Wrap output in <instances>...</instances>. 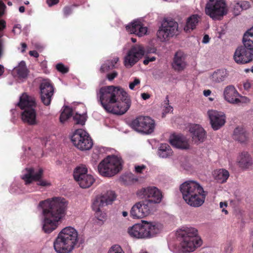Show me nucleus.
Segmentation results:
<instances>
[{"label": "nucleus", "instance_id": "14", "mask_svg": "<svg viewBox=\"0 0 253 253\" xmlns=\"http://www.w3.org/2000/svg\"><path fill=\"white\" fill-rule=\"evenodd\" d=\"M145 54L144 47L140 44H135L128 51L124 59V65L130 68L135 65Z\"/></svg>", "mask_w": 253, "mask_h": 253}, {"label": "nucleus", "instance_id": "49", "mask_svg": "<svg viewBox=\"0 0 253 253\" xmlns=\"http://www.w3.org/2000/svg\"><path fill=\"white\" fill-rule=\"evenodd\" d=\"M5 7V5L4 4V3L2 1H0V17L3 14V11Z\"/></svg>", "mask_w": 253, "mask_h": 253}, {"label": "nucleus", "instance_id": "23", "mask_svg": "<svg viewBox=\"0 0 253 253\" xmlns=\"http://www.w3.org/2000/svg\"><path fill=\"white\" fill-rule=\"evenodd\" d=\"M223 95L225 99L228 102L235 104H238L243 101L238 98L240 96L242 99L244 97L241 96L235 87L232 85L227 86L224 90Z\"/></svg>", "mask_w": 253, "mask_h": 253}, {"label": "nucleus", "instance_id": "62", "mask_svg": "<svg viewBox=\"0 0 253 253\" xmlns=\"http://www.w3.org/2000/svg\"><path fill=\"white\" fill-rule=\"evenodd\" d=\"M131 41H132L133 42H134H134H136V39H135V38H131Z\"/></svg>", "mask_w": 253, "mask_h": 253}, {"label": "nucleus", "instance_id": "38", "mask_svg": "<svg viewBox=\"0 0 253 253\" xmlns=\"http://www.w3.org/2000/svg\"><path fill=\"white\" fill-rule=\"evenodd\" d=\"M73 120L76 124L81 125L82 126H83L85 124L86 121L85 117L84 115L79 114L78 113H76L73 116Z\"/></svg>", "mask_w": 253, "mask_h": 253}, {"label": "nucleus", "instance_id": "40", "mask_svg": "<svg viewBox=\"0 0 253 253\" xmlns=\"http://www.w3.org/2000/svg\"><path fill=\"white\" fill-rule=\"evenodd\" d=\"M164 104L166 105V106H165V109L164 110L163 117H164L165 113L167 114L169 112H171L173 111L172 107L169 105V100L168 96H167V97L166 98V100H165Z\"/></svg>", "mask_w": 253, "mask_h": 253}, {"label": "nucleus", "instance_id": "54", "mask_svg": "<svg viewBox=\"0 0 253 253\" xmlns=\"http://www.w3.org/2000/svg\"><path fill=\"white\" fill-rule=\"evenodd\" d=\"M156 51V49L155 48L152 47V48H149L147 49L146 51L145 50V53L146 52L147 53H155Z\"/></svg>", "mask_w": 253, "mask_h": 253}, {"label": "nucleus", "instance_id": "34", "mask_svg": "<svg viewBox=\"0 0 253 253\" xmlns=\"http://www.w3.org/2000/svg\"><path fill=\"white\" fill-rule=\"evenodd\" d=\"M172 153V151L169 144H161L158 150V154L160 157L166 158L171 155Z\"/></svg>", "mask_w": 253, "mask_h": 253}, {"label": "nucleus", "instance_id": "10", "mask_svg": "<svg viewBox=\"0 0 253 253\" xmlns=\"http://www.w3.org/2000/svg\"><path fill=\"white\" fill-rule=\"evenodd\" d=\"M205 13L212 19L221 20L228 12L224 0H209L205 6Z\"/></svg>", "mask_w": 253, "mask_h": 253}, {"label": "nucleus", "instance_id": "16", "mask_svg": "<svg viewBox=\"0 0 253 253\" xmlns=\"http://www.w3.org/2000/svg\"><path fill=\"white\" fill-rule=\"evenodd\" d=\"M87 172V169L84 166L77 167L74 171V179L83 188H89L95 181L93 176Z\"/></svg>", "mask_w": 253, "mask_h": 253}, {"label": "nucleus", "instance_id": "50", "mask_svg": "<svg viewBox=\"0 0 253 253\" xmlns=\"http://www.w3.org/2000/svg\"><path fill=\"white\" fill-rule=\"evenodd\" d=\"M29 54L31 56H33L35 57H38L39 56V54L36 50H32L29 51Z\"/></svg>", "mask_w": 253, "mask_h": 253}, {"label": "nucleus", "instance_id": "32", "mask_svg": "<svg viewBox=\"0 0 253 253\" xmlns=\"http://www.w3.org/2000/svg\"><path fill=\"white\" fill-rule=\"evenodd\" d=\"M118 57H114L112 59L107 60L105 61L100 69V71L101 73H105L109 72V71L116 68V64L119 61Z\"/></svg>", "mask_w": 253, "mask_h": 253}, {"label": "nucleus", "instance_id": "20", "mask_svg": "<svg viewBox=\"0 0 253 253\" xmlns=\"http://www.w3.org/2000/svg\"><path fill=\"white\" fill-rule=\"evenodd\" d=\"M116 198L114 191H109L104 195L96 197L92 203V209L96 213L101 211V209L104 206L111 204Z\"/></svg>", "mask_w": 253, "mask_h": 253}, {"label": "nucleus", "instance_id": "64", "mask_svg": "<svg viewBox=\"0 0 253 253\" xmlns=\"http://www.w3.org/2000/svg\"><path fill=\"white\" fill-rule=\"evenodd\" d=\"M7 4L8 5H12V2H10V1H9V2H8Z\"/></svg>", "mask_w": 253, "mask_h": 253}, {"label": "nucleus", "instance_id": "58", "mask_svg": "<svg viewBox=\"0 0 253 253\" xmlns=\"http://www.w3.org/2000/svg\"><path fill=\"white\" fill-rule=\"evenodd\" d=\"M4 69L2 65H0V76H1L4 73Z\"/></svg>", "mask_w": 253, "mask_h": 253}, {"label": "nucleus", "instance_id": "33", "mask_svg": "<svg viewBox=\"0 0 253 253\" xmlns=\"http://www.w3.org/2000/svg\"><path fill=\"white\" fill-rule=\"evenodd\" d=\"M199 16L197 14H194L188 18L186 24L184 29L186 32L190 30H194L199 22Z\"/></svg>", "mask_w": 253, "mask_h": 253}, {"label": "nucleus", "instance_id": "56", "mask_svg": "<svg viewBox=\"0 0 253 253\" xmlns=\"http://www.w3.org/2000/svg\"><path fill=\"white\" fill-rule=\"evenodd\" d=\"M21 46H22V48L21 52L23 53V52H24L25 51V49L27 48V46L26 43H25L24 42L21 43Z\"/></svg>", "mask_w": 253, "mask_h": 253}, {"label": "nucleus", "instance_id": "44", "mask_svg": "<svg viewBox=\"0 0 253 253\" xmlns=\"http://www.w3.org/2000/svg\"><path fill=\"white\" fill-rule=\"evenodd\" d=\"M156 58L155 56L149 57L146 56L145 57V59L143 60V64L145 65H147L149 64L150 62H153L155 61Z\"/></svg>", "mask_w": 253, "mask_h": 253}, {"label": "nucleus", "instance_id": "17", "mask_svg": "<svg viewBox=\"0 0 253 253\" xmlns=\"http://www.w3.org/2000/svg\"><path fill=\"white\" fill-rule=\"evenodd\" d=\"M156 210L155 207L148 205L147 201H141L136 203L131 208L130 214L133 219L143 218Z\"/></svg>", "mask_w": 253, "mask_h": 253}, {"label": "nucleus", "instance_id": "9", "mask_svg": "<svg viewBox=\"0 0 253 253\" xmlns=\"http://www.w3.org/2000/svg\"><path fill=\"white\" fill-rule=\"evenodd\" d=\"M122 164L123 160L120 157L108 156L99 163L98 170L101 175L111 177L122 169Z\"/></svg>", "mask_w": 253, "mask_h": 253}, {"label": "nucleus", "instance_id": "35", "mask_svg": "<svg viewBox=\"0 0 253 253\" xmlns=\"http://www.w3.org/2000/svg\"><path fill=\"white\" fill-rule=\"evenodd\" d=\"M19 78H25L28 75V69L26 66V63L24 61H22L19 64V65L15 68Z\"/></svg>", "mask_w": 253, "mask_h": 253}, {"label": "nucleus", "instance_id": "53", "mask_svg": "<svg viewBox=\"0 0 253 253\" xmlns=\"http://www.w3.org/2000/svg\"><path fill=\"white\" fill-rule=\"evenodd\" d=\"M141 96L144 100H147L150 97V94L147 93H142Z\"/></svg>", "mask_w": 253, "mask_h": 253}, {"label": "nucleus", "instance_id": "26", "mask_svg": "<svg viewBox=\"0 0 253 253\" xmlns=\"http://www.w3.org/2000/svg\"><path fill=\"white\" fill-rule=\"evenodd\" d=\"M190 131L192 133V140L195 143L203 142L205 140L206 132L199 125H192L190 128Z\"/></svg>", "mask_w": 253, "mask_h": 253}, {"label": "nucleus", "instance_id": "7", "mask_svg": "<svg viewBox=\"0 0 253 253\" xmlns=\"http://www.w3.org/2000/svg\"><path fill=\"white\" fill-rule=\"evenodd\" d=\"M123 88L119 86L109 85L100 88L97 94L98 101L107 112L112 111V107L122 94Z\"/></svg>", "mask_w": 253, "mask_h": 253}, {"label": "nucleus", "instance_id": "27", "mask_svg": "<svg viewBox=\"0 0 253 253\" xmlns=\"http://www.w3.org/2000/svg\"><path fill=\"white\" fill-rule=\"evenodd\" d=\"M237 161L239 167L244 169H249L253 164L252 157L247 152H243L240 154Z\"/></svg>", "mask_w": 253, "mask_h": 253}, {"label": "nucleus", "instance_id": "39", "mask_svg": "<svg viewBox=\"0 0 253 253\" xmlns=\"http://www.w3.org/2000/svg\"><path fill=\"white\" fill-rule=\"evenodd\" d=\"M56 69L62 74H66L69 72V68L66 67L63 64L60 63L56 65Z\"/></svg>", "mask_w": 253, "mask_h": 253}, {"label": "nucleus", "instance_id": "29", "mask_svg": "<svg viewBox=\"0 0 253 253\" xmlns=\"http://www.w3.org/2000/svg\"><path fill=\"white\" fill-rule=\"evenodd\" d=\"M233 138L240 143H246L249 138V133L245 128L237 126L234 130Z\"/></svg>", "mask_w": 253, "mask_h": 253}, {"label": "nucleus", "instance_id": "11", "mask_svg": "<svg viewBox=\"0 0 253 253\" xmlns=\"http://www.w3.org/2000/svg\"><path fill=\"white\" fill-rule=\"evenodd\" d=\"M179 33L178 24L172 19L165 18L157 33V36L162 42L177 35Z\"/></svg>", "mask_w": 253, "mask_h": 253}, {"label": "nucleus", "instance_id": "59", "mask_svg": "<svg viewBox=\"0 0 253 253\" xmlns=\"http://www.w3.org/2000/svg\"><path fill=\"white\" fill-rule=\"evenodd\" d=\"M25 7L24 6H21L19 8V10L20 12L23 13L25 11Z\"/></svg>", "mask_w": 253, "mask_h": 253}, {"label": "nucleus", "instance_id": "2", "mask_svg": "<svg viewBox=\"0 0 253 253\" xmlns=\"http://www.w3.org/2000/svg\"><path fill=\"white\" fill-rule=\"evenodd\" d=\"M183 198L189 205L199 207L204 203L207 192L200 184L193 180L187 181L180 187Z\"/></svg>", "mask_w": 253, "mask_h": 253}, {"label": "nucleus", "instance_id": "52", "mask_svg": "<svg viewBox=\"0 0 253 253\" xmlns=\"http://www.w3.org/2000/svg\"><path fill=\"white\" fill-rule=\"evenodd\" d=\"M21 31L20 28L18 26V25L15 26L12 30V32L14 33H19Z\"/></svg>", "mask_w": 253, "mask_h": 253}, {"label": "nucleus", "instance_id": "3", "mask_svg": "<svg viewBox=\"0 0 253 253\" xmlns=\"http://www.w3.org/2000/svg\"><path fill=\"white\" fill-rule=\"evenodd\" d=\"M78 240L77 230L70 226L63 229L53 243L55 251L57 253H70L75 248Z\"/></svg>", "mask_w": 253, "mask_h": 253}, {"label": "nucleus", "instance_id": "22", "mask_svg": "<svg viewBox=\"0 0 253 253\" xmlns=\"http://www.w3.org/2000/svg\"><path fill=\"white\" fill-rule=\"evenodd\" d=\"M212 128L217 130L223 126L225 123V116L221 112L210 110L208 112Z\"/></svg>", "mask_w": 253, "mask_h": 253}, {"label": "nucleus", "instance_id": "1", "mask_svg": "<svg viewBox=\"0 0 253 253\" xmlns=\"http://www.w3.org/2000/svg\"><path fill=\"white\" fill-rule=\"evenodd\" d=\"M39 206L42 209L44 223L42 229L46 233H50L56 229L59 222L64 216L67 206L65 199L53 197L41 201Z\"/></svg>", "mask_w": 253, "mask_h": 253}, {"label": "nucleus", "instance_id": "18", "mask_svg": "<svg viewBox=\"0 0 253 253\" xmlns=\"http://www.w3.org/2000/svg\"><path fill=\"white\" fill-rule=\"evenodd\" d=\"M116 103L112 107V111L110 113L114 114L123 115L130 108L131 101L128 94L123 89L122 94L119 95Z\"/></svg>", "mask_w": 253, "mask_h": 253}, {"label": "nucleus", "instance_id": "15", "mask_svg": "<svg viewBox=\"0 0 253 253\" xmlns=\"http://www.w3.org/2000/svg\"><path fill=\"white\" fill-rule=\"evenodd\" d=\"M138 195L144 198V201H147L148 205L154 207L155 204L161 202L163 197L162 192L155 187L143 188L138 191Z\"/></svg>", "mask_w": 253, "mask_h": 253}, {"label": "nucleus", "instance_id": "25", "mask_svg": "<svg viewBox=\"0 0 253 253\" xmlns=\"http://www.w3.org/2000/svg\"><path fill=\"white\" fill-rule=\"evenodd\" d=\"M126 30L130 34H134L138 37H142L147 32V28L138 21H134L131 24L126 26Z\"/></svg>", "mask_w": 253, "mask_h": 253}, {"label": "nucleus", "instance_id": "48", "mask_svg": "<svg viewBox=\"0 0 253 253\" xmlns=\"http://www.w3.org/2000/svg\"><path fill=\"white\" fill-rule=\"evenodd\" d=\"M59 0H46V3L49 6H52L57 4Z\"/></svg>", "mask_w": 253, "mask_h": 253}, {"label": "nucleus", "instance_id": "12", "mask_svg": "<svg viewBox=\"0 0 253 253\" xmlns=\"http://www.w3.org/2000/svg\"><path fill=\"white\" fill-rule=\"evenodd\" d=\"M130 127L135 131L144 134H151L155 128V122L150 117L140 116L133 120Z\"/></svg>", "mask_w": 253, "mask_h": 253}, {"label": "nucleus", "instance_id": "13", "mask_svg": "<svg viewBox=\"0 0 253 253\" xmlns=\"http://www.w3.org/2000/svg\"><path fill=\"white\" fill-rule=\"evenodd\" d=\"M74 145L81 150H87L93 145L92 140L89 134L82 129L76 130L71 137Z\"/></svg>", "mask_w": 253, "mask_h": 253}, {"label": "nucleus", "instance_id": "24", "mask_svg": "<svg viewBox=\"0 0 253 253\" xmlns=\"http://www.w3.org/2000/svg\"><path fill=\"white\" fill-rule=\"evenodd\" d=\"M186 55L182 51H177L173 57L171 66L172 69L177 72L183 71L187 66Z\"/></svg>", "mask_w": 253, "mask_h": 253}, {"label": "nucleus", "instance_id": "36", "mask_svg": "<svg viewBox=\"0 0 253 253\" xmlns=\"http://www.w3.org/2000/svg\"><path fill=\"white\" fill-rule=\"evenodd\" d=\"M73 110L69 107H65L63 111L60 116V121L62 123H64L66 120L72 116Z\"/></svg>", "mask_w": 253, "mask_h": 253}, {"label": "nucleus", "instance_id": "43", "mask_svg": "<svg viewBox=\"0 0 253 253\" xmlns=\"http://www.w3.org/2000/svg\"><path fill=\"white\" fill-rule=\"evenodd\" d=\"M140 83V81L139 79L135 78L133 82L129 83V88L131 90H133L135 86L136 85L139 84Z\"/></svg>", "mask_w": 253, "mask_h": 253}, {"label": "nucleus", "instance_id": "57", "mask_svg": "<svg viewBox=\"0 0 253 253\" xmlns=\"http://www.w3.org/2000/svg\"><path fill=\"white\" fill-rule=\"evenodd\" d=\"M251 84L249 83L246 82L244 84V87L245 89H248L250 88Z\"/></svg>", "mask_w": 253, "mask_h": 253}, {"label": "nucleus", "instance_id": "30", "mask_svg": "<svg viewBox=\"0 0 253 253\" xmlns=\"http://www.w3.org/2000/svg\"><path fill=\"white\" fill-rule=\"evenodd\" d=\"M228 76V73L225 69H217L211 76L210 79L214 84H219L225 81Z\"/></svg>", "mask_w": 253, "mask_h": 253}, {"label": "nucleus", "instance_id": "51", "mask_svg": "<svg viewBox=\"0 0 253 253\" xmlns=\"http://www.w3.org/2000/svg\"><path fill=\"white\" fill-rule=\"evenodd\" d=\"M210 39V38L209 35H204V36L203 37L202 42L204 43H207L209 42Z\"/></svg>", "mask_w": 253, "mask_h": 253}, {"label": "nucleus", "instance_id": "37", "mask_svg": "<svg viewBox=\"0 0 253 253\" xmlns=\"http://www.w3.org/2000/svg\"><path fill=\"white\" fill-rule=\"evenodd\" d=\"M250 5L249 2L247 1H244L241 4L239 3H236L233 7V12L235 15H238L240 12L243 10L244 7L247 6L249 7Z\"/></svg>", "mask_w": 253, "mask_h": 253}, {"label": "nucleus", "instance_id": "45", "mask_svg": "<svg viewBox=\"0 0 253 253\" xmlns=\"http://www.w3.org/2000/svg\"><path fill=\"white\" fill-rule=\"evenodd\" d=\"M146 167L145 165L137 166L135 167V171L136 173H141L142 171L146 169Z\"/></svg>", "mask_w": 253, "mask_h": 253}, {"label": "nucleus", "instance_id": "31", "mask_svg": "<svg viewBox=\"0 0 253 253\" xmlns=\"http://www.w3.org/2000/svg\"><path fill=\"white\" fill-rule=\"evenodd\" d=\"M213 176L217 182L223 183L226 182L229 176V173L228 170L225 169H219L214 170Z\"/></svg>", "mask_w": 253, "mask_h": 253}, {"label": "nucleus", "instance_id": "41", "mask_svg": "<svg viewBox=\"0 0 253 253\" xmlns=\"http://www.w3.org/2000/svg\"><path fill=\"white\" fill-rule=\"evenodd\" d=\"M108 253H125L120 246L115 245L109 250Z\"/></svg>", "mask_w": 253, "mask_h": 253}, {"label": "nucleus", "instance_id": "61", "mask_svg": "<svg viewBox=\"0 0 253 253\" xmlns=\"http://www.w3.org/2000/svg\"><path fill=\"white\" fill-rule=\"evenodd\" d=\"M122 214L124 217H126L128 215V213L126 211H124L122 212Z\"/></svg>", "mask_w": 253, "mask_h": 253}, {"label": "nucleus", "instance_id": "6", "mask_svg": "<svg viewBox=\"0 0 253 253\" xmlns=\"http://www.w3.org/2000/svg\"><path fill=\"white\" fill-rule=\"evenodd\" d=\"M17 106L23 111L21 117L22 121L30 126L38 125L37 112L35 110L36 103L35 99L26 93H23L20 96Z\"/></svg>", "mask_w": 253, "mask_h": 253}, {"label": "nucleus", "instance_id": "4", "mask_svg": "<svg viewBox=\"0 0 253 253\" xmlns=\"http://www.w3.org/2000/svg\"><path fill=\"white\" fill-rule=\"evenodd\" d=\"M198 230L193 227H186L178 233L180 243L175 249V253L192 252L202 244V240L197 236Z\"/></svg>", "mask_w": 253, "mask_h": 253}, {"label": "nucleus", "instance_id": "60", "mask_svg": "<svg viewBox=\"0 0 253 253\" xmlns=\"http://www.w3.org/2000/svg\"><path fill=\"white\" fill-rule=\"evenodd\" d=\"M227 204L226 203L220 202V207L222 208L223 207H227Z\"/></svg>", "mask_w": 253, "mask_h": 253}, {"label": "nucleus", "instance_id": "42", "mask_svg": "<svg viewBox=\"0 0 253 253\" xmlns=\"http://www.w3.org/2000/svg\"><path fill=\"white\" fill-rule=\"evenodd\" d=\"M118 75V73L117 71H113L112 73H108L106 75L107 79L110 81H113L115 78Z\"/></svg>", "mask_w": 253, "mask_h": 253}, {"label": "nucleus", "instance_id": "47", "mask_svg": "<svg viewBox=\"0 0 253 253\" xmlns=\"http://www.w3.org/2000/svg\"><path fill=\"white\" fill-rule=\"evenodd\" d=\"M6 27V22L3 20H0V31H2ZM2 35L0 33V38L2 37Z\"/></svg>", "mask_w": 253, "mask_h": 253}, {"label": "nucleus", "instance_id": "21", "mask_svg": "<svg viewBox=\"0 0 253 253\" xmlns=\"http://www.w3.org/2000/svg\"><path fill=\"white\" fill-rule=\"evenodd\" d=\"M40 96L42 103L45 106H49L54 94V87L51 82L48 79L43 80L40 85Z\"/></svg>", "mask_w": 253, "mask_h": 253}, {"label": "nucleus", "instance_id": "63", "mask_svg": "<svg viewBox=\"0 0 253 253\" xmlns=\"http://www.w3.org/2000/svg\"><path fill=\"white\" fill-rule=\"evenodd\" d=\"M222 211L224 212L226 214L228 213V211L224 209H222Z\"/></svg>", "mask_w": 253, "mask_h": 253}, {"label": "nucleus", "instance_id": "19", "mask_svg": "<svg viewBox=\"0 0 253 253\" xmlns=\"http://www.w3.org/2000/svg\"><path fill=\"white\" fill-rule=\"evenodd\" d=\"M26 173L22 176L26 184L31 183L33 181H38L37 184L42 186H46L50 183L46 181L41 179L43 175V169H39L38 171H35L34 168L25 169Z\"/></svg>", "mask_w": 253, "mask_h": 253}, {"label": "nucleus", "instance_id": "28", "mask_svg": "<svg viewBox=\"0 0 253 253\" xmlns=\"http://www.w3.org/2000/svg\"><path fill=\"white\" fill-rule=\"evenodd\" d=\"M169 142L173 146L179 149H187L189 144L187 140L183 137L178 135H172L169 139Z\"/></svg>", "mask_w": 253, "mask_h": 253}, {"label": "nucleus", "instance_id": "55", "mask_svg": "<svg viewBox=\"0 0 253 253\" xmlns=\"http://www.w3.org/2000/svg\"><path fill=\"white\" fill-rule=\"evenodd\" d=\"M211 91L209 89L208 90H205L203 92L204 95L207 97L209 96L211 94Z\"/></svg>", "mask_w": 253, "mask_h": 253}, {"label": "nucleus", "instance_id": "5", "mask_svg": "<svg viewBox=\"0 0 253 253\" xmlns=\"http://www.w3.org/2000/svg\"><path fill=\"white\" fill-rule=\"evenodd\" d=\"M242 42L243 45L239 46L233 55L234 61L240 65L250 63L253 60V27L244 34Z\"/></svg>", "mask_w": 253, "mask_h": 253}, {"label": "nucleus", "instance_id": "8", "mask_svg": "<svg viewBox=\"0 0 253 253\" xmlns=\"http://www.w3.org/2000/svg\"><path fill=\"white\" fill-rule=\"evenodd\" d=\"M162 228L161 224L156 222L142 221V223L134 225L128 229L131 237L140 239L153 237L158 234Z\"/></svg>", "mask_w": 253, "mask_h": 253}, {"label": "nucleus", "instance_id": "46", "mask_svg": "<svg viewBox=\"0 0 253 253\" xmlns=\"http://www.w3.org/2000/svg\"><path fill=\"white\" fill-rule=\"evenodd\" d=\"M72 12V8L69 6H66L63 9L64 15L67 17L70 15Z\"/></svg>", "mask_w": 253, "mask_h": 253}]
</instances>
